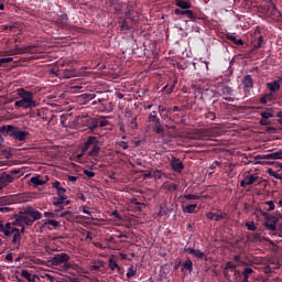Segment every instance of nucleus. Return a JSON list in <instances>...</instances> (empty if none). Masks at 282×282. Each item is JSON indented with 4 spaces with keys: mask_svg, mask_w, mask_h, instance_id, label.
I'll list each match as a JSON object with an SVG mask.
<instances>
[{
    "mask_svg": "<svg viewBox=\"0 0 282 282\" xmlns=\"http://www.w3.org/2000/svg\"><path fill=\"white\" fill-rule=\"evenodd\" d=\"M39 219H43V214L34 209L32 206H28L24 210L19 212L15 215V221L18 226H21V224H25V226H32L34 221H39Z\"/></svg>",
    "mask_w": 282,
    "mask_h": 282,
    "instance_id": "obj_1",
    "label": "nucleus"
},
{
    "mask_svg": "<svg viewBox=\"0 0 282 282\" xmlns=\"http://www.w3.org/2000/svg\"><path fill=\"white\" fill-rule=\"evenodd\" d=\"M97 137H88L84 145L82 147V153H87L89 148L93 147L91 151L88 152L89 158H98L100 155V147Z\"/></svg>",
    "mask_w": 282,
    "mask_h": 282,
    "instance_id": "obj_2",
    "label": "nucleus"
},
{
    "mask_svg": "<svg viewBox=\"0 0 282 282\" xmlns=\"http://www.w3.org/2000/svg\"><path fill=\"white\" fill-rule=\"evenodd\" d=\"M148 122H154V126L152 127V129L155 133H158V135H161V138L166 137V132H164V127H162L161 120L158 117L155 111H152L149 113Z\"/></svg>",
    "mask_w": 282,
    "mask_h": 282,
    "instance_id": "obj_3",
    "label": "nucleus"
},
{
    "mask_svg": "<svg viewBox=\"0 0 282 282\" xmlns=\"http://www.w3.org/2000/svg\"><path fill=\"white\" fill-rule=\"evenodd\" d=\"M7 133H9V135L11 138H14L15 140H19L20 142H23V140H25V138H28L29 133L26 131H21L19 128L9 124L7 126Z\"/></svg>",
    "mask_w": 282,
    "mask_h": 282,
    "instance_id": "obj_4",
    "label": "nucleus"
},
{
    "mask_svg": "<svg viewBox=\"0 0 282 282\" xmlns=\"http://www.w3.org/2000/svg\"><path fill=\"white\" fill-rule=\"evenodd\" d=\"M72 259V257H69V254L67 253H57L54 254L53 258H51L50 263L53 265H64V263H67V261H69Z\"/></svg>",
    "mask_w": 282,
    "mask_h": 282,
    "instance_id": "obj_5",
    "label": "nucleus"
},
{
    "mask_svg": "<svg viewBox=\"0 0 282 282\" xmlns=\"http://www.w3.org/2000/svg\"><path fill=\"white\" fill-rule=\"evenodd\" d=\"M18 95L20 98L36 107V100H34V93L25 90V88L18 89Z\"/></svg>",
    "mask_w": 282,
    "mask_h": 282,
    "instance_id": "obj_6",
    "label": "nucleus"
},
{
    "mask_svg": "<svg viewBox=\"0 0 282 282\" xmlns=\"http://www.w3.org/2000/svg\"><path fill=\"white\" fill-rule=\"evenodd\" d=\"M207 219L210 221H221L228 217V214L226 212L217 210L216 213L209 212L206 215Z\"/></svg>",
    "mask_w": 282,
    "mask_h": 282,
    "instance_id": "obj_7",
    "label": "nucleus"
},
{
    "mask_svg": "<svg viewBox=\"0 0 282 282\" xmlns=\"http://www.w3.org/2000/svg\"><path fill=\"white\" fill-rule=\"evenodd\" d=\"M254 160H282V150L269 154H258Z\"/></svg>",
    "mask_w": 282,
    "mask_h": 282,
    "instance_id": "obj_8",
    "label": "nucleus"
},
{
    "mask_svg": "<svg viewBox=\"0 0 282 282\" xmlns=\"http://www.w3.org/2000/svg\"><path fill=\"white\" fill-rule=\"evenodd\" d=\"M13 182H14V177L12 175L2 173L0 175V191H3V188H6V186H9Z\"/></svg>",
    "mask_w": 282,
    "mask_h": 282,
    "instance_id": "obj_9",
    "label": "nucleus"
},
{
    "mask_svg": "<svg viewBox=\"0 0 282 282\" xmlns=\"http://www.w3.org/2000/svg\"><path fill=\"white\" fill-rule=\"evenodd\" d=\"M34 45H28L20 47L19 45H15L14 51L11 53L14 54H34Z\"/></svg>",
    "mask_w": 282,
    "mask_h": 282,
    "instance_id": "obj_10",
    "label": "nucleus"
},
{
    "mask_svg": "<svg viewBox=\"0 0 282 282\" xmlns=\"http://www.w3.org/2000/svg\"><path fill=\"white\" fill-rule=\"evenodd\" d=\"M67 21H69V18H67V14H63L61 19L56 20V24L64 30H76V26L67 24Z\"/></svg>",
    "mask_w": 282,
    "mask_h": 282,
    "instance_id": "obj_11",
    "label": "nucleus"
},
{
    "mask_svg": "<svg viewBox=\"0 0 282 282\" xmlns=\"http://www.w3.org/2000/svg\"><path fill=\"white\" fill-rule=\"evenodd\" d=\"M257 180H259V176L251 174V175H247L245 177V180H242L240 182V186L242 188H248V186H252V184H254V182H257Z\"/></svg>",
    "mask_w": 282,
    "mask_h": 282,
    "instance_id": "obj_12",
    "label": "nucleus"
},
{
    "mask_svg": "<svg viewBox=\"0 0 282 282\" xmlns=\"http://www.w3.org/2000/svg\"><path fill=\"white\" fill-rule=\"evenodd\" d=\"M174 13L176 15H180V14L184 15L185 14L187 17V19L192 20L194 23H197V20L199 19V18L195 17V13H193L192 10L175 9Z\"/></svg>",
    "mask_w": 282,
    "mask_h": 282,
    "instance_id": "obj_13",
    "label": "nucleus"
},
{
    "mask_svg": "<svg viewBox=\"0 0 282 282\" xmlns=\"http://www.w3.org/2000/svg\"><path fill=\"white\" fill-rule=\"evenodd\" d=\"M124 117L128 118L130 122V128L132 130L138 129V118L133 117V112L129 108L126 109L124 111Z\"/></svg>",
    "mask_w": 282,
    "mask_h": 282,
    "instance_id": "obj_14",
    "label": "nucleus"
},
{
    "mask_svg": "<svg viewBox=\"0 0 282 282\" xmlns=\"http://www.w3.org/2000/svg\"><path fill=\"white\" fill-rule=\"evenodd\" d=\"M184 252H188V254H192L196 259H206V253H204L199 249H194V248H191V247H185L184 248Z\"/></svg>",
    "mask_w": 282,
    "mask_h": 282,
    "instance_id": "obj_15",
    "label": "nucleus"
},
{
    "mask_svg": "<svg viewBox=\"0 0 282 282\" xmlns=\"http://www.w3.org/2000/svg\"><path fill=\"white\" fill-rule=\"evenodd\" d=\"M171 166L176 173H182V171H184V163H182V161L177 158L172 159Z\"/></svg>",
    "mask_w": 282,
    "mask_h": 282,
    "instance_id": "obj_16",
    "label": "nucleus"
},
{
    "mask_svg": "<svg viewBox=\"0 0 282 282\" xmlns=\"http://www.w3.org/2000/svg\"><path fill=\"white\" fill-rule=\"evenodd\" d=\"M242 85L245 91H250L254 87V80H252V75H246L242 79Z\"/></svg>",
    "mask_w": 282,
    "mask_h": 282,
    "instance_id": "obj_17",
    "label": "nucleus"
},
{
    "mask_svg": "<svg viewBox=\"0 0 282 282\" xmlns=\"http://www.w3.org/2000/svg\"><path fill=\"white\" fill-rule=\"evenodd\" d=\"M263 45V35H260L258 37L257 43L253 45V48H251L248 53L245 54V58H250L252 54H254L256 50H261V46Z\"/></svg>",
    "mask_w": 282,
    "mask_h": 282,
    "instance_id": "obj_18",
    "label": "nucleus"
},
{
    "mask_svg": "<svg viewBox=\"0 0 282 282\" xmlns=\"http://www.w3.org/2000/svg\"><path fill=\"white\" fill-rule=\"evenodd\" d=\"M268 89L270 90L271 94H276L279 89H281V82L280 80H273L271 83L267 84Z\"/></svg>",
    "mask_w": 282,
    "mask_h": 282,
    "instance_id": "obj_19",
    "label": "nucleus"
},
{
    "mask_svg": "<svg viewBox=\"0 0 282 282\" xmlns=\"http://www.w3.org/2000/svg\"><path fill=\"white\" fill-rule=\"evenodd\" d=\"M108 265L110 268V270H117V272H120V265L118 264V261L116 260V256H110L109 260H108Z\"/></svg>",
    "mask_w": 282,
    "mask_h": 282,
    "instance_id": "obj_20",
    "label": "nucleus"
},
{
    "mask_svg": "<svg viewBox=\"0 0 282 282\" xmlns=\"http://www.w3.org/2000/svg\"><path fill=\"white\" fill-rule=\"evenodd\" d=\"M14 107H19L22 109H34V107L36 106H33L32 104H29L28 101H25V99H22V100L15 101Z\"/></svg>",
    "mask_w": 282,
    "mask_h": 282,
    "instance_id": "obj_21",
    "label": "nucleus"
},
{
    "mask_svg": "<svg viewBox=\"0 0 282 282\" xmlns=\"http://www.w3.org/2000/svg\"><path fill=\"white\" fill-rule=\"evenodd\" d=\"M13 238L12 243L17 245L18 247L21 246V231L17 228H12Z\"/></svg>",
    "mask_w": 282,
    "mask_h": 282,
    "instance_id": "obj_22",
    "label": "nucleus"
},
{
    "mask_svg": "<svg viewBox=\"0 0 282 282\" xmlns=\"http://www.w3.org/2000/svg\"><path fill=\"white\" fill-rule=\"evenodd\" d=\"M109 102V99L108 98H105V97H101V98H98V111H100L101 113L107 111V104Z\"/></svg>",
    "mask_w": 282,
    "mask_h": 282,
    "instance_id": "obj_23",
    "label": "nucleus"
},
{
    "mask_svg": "<svg viewBox=\"0 0 282 282\" xmlns=\"http://www.w3.org/2000/svg\"><path fill=\"white\" fill-rule=\"evenodd\" d=\"M272 100H274V93L270 91L269 94H265L260 98V104L268 105V101H272Z\"/></svg>",
    "mask_w": 282,
    "mask_h": 282,
    "instance_id": "obj_24",
    "label": "nucleus"
},
{
    "mask_svg": "<svg viewBox=\"0 0 282 282\" xmlns=\"http://www.w3.org/2000/svg\"><path fill=\"white\" fill-rule=\"evenodd\" d=\"M176 6H177V8H181L182 10H191V8H193L191 2L184 1V0H176Z\"/></svg>",
    "mask_w": 282,
    "mask_h": 282,
    "instance_id": "obj_25",
    "label": "nucleus"
},
{
    "mask_svg": "<svg viewBox=\"0 0 282 282\" xmlns=\"http://www.w3.org/2000/svg\"><path fill=\"white\" fill-rule=\"evenodd\" d=\"M252 272H254V270H252V268H248L246 267L242 271V282H250L249 279H250V274H252Z\"/></svg>",
    "mask_w": 282,
    "mask_h": 282,
    "instance_id": "obj_26",
    "label": "nucleus"
},
{
    "mask_svg": "<svg viewBox=\"0 0 282 282\" xmlns=\"http://www.w3.org/2000/svg\"><path fill=\"white\" fill-rule=\"evenodd\" d=\"M47 226H52L53 228H58V226H61V223L54 219H47L42 224V228H47Z\"/></svg>",
    "mask_w": 282,
    "mask_h": 282,
    "instance_id": "obj_27",
    "label": "nucleus"
},
{
    "mask_svg": "<svg viewBox=\"0 0 282 282\" xmlns=\"http://www.w3.org/2000/svg\"><path fill=\"white\" fill-rule=\"evenodd\" d=\"M268 221H272V224H268L265 223L264 226L268 230H276V218L275 217H271V218H268Z\"/></svg>",
    "mask_w": 282,
    "mask_h": 282,
    "instance_id": "obj_28",
    "label": "nucleus"
},
{
    "mask_svg": "<svg viewBox=\"0 0 282 282\" xmlns=\"http://www.w3.org/2000/svg\"><path fill=\"white\" fill-rule=\"evenodd\" d=\"M226 39L228 41H231V43H234V45H243V40L237 39V36H235V35L227 34Z\"/></svg>",
    "mask_w": 282,
    "mask_h": 282,
    "instance_id": "obj_29",
    "label": "nucleus"
},
{
    "mask_svg": "<svg viewBox=\"0 0 282 282\" xmlns=\"http://www.w3.org/2000/svg\"><path fill=\"white\" fill-rule=\"evenodd\" d=\"M31 184H33L34 186H43L45 185V181L41 180V177L39 176H33L30 178Z\"/></svg>",
    "mask_w": 282,
    "mask_h": 282,
    "instance_id": "obj_30",
    "label": "nucleus"
},
{
    "mask_svg": "<svg viewBox=\"0 0 282 282\" xmlns=\"http://www.w3.org/2000/svg\"><path fill=\"white\" fill-rule=\"evenodd\" d=\"M237 268V264H235L232 261H228L226 264H225V268H224V274L225 276H228V270H235Z\"/></svg>",
    "mask_w": 282,
    "mask_h": 282,
    "instance_id": "obj_31",
    "label": "nucleus"
},
{
    "mask_svg": "<svg viewBox=\"0 0 282 282\" xmlns=\"http://www.w3.org/2000/svg\"><path fill=\"white\" fill-rule=\"evenodd\" d=\"M166 215H169V207H166V205H164V204H161L160 205V210L156 214V217H164Z\"/></svg>",
    "mask_w": 282,
    "mask_h": 282,
    "instance_id": "obj_32",
    "label": "nucleus"
},
{
    "mask_svg": "<svg viewBox=\"0 0 282 282\" xmlns=\"http://www.w3.org/2000/svg\"><path fill=\"white\" fill-rule=\"evenodd\" d=\"M196 208H197V204H189L183 207V213L193 214L195 213Z\"/></svg>",
    "mask_w": 282,
    "mask_h": 282,
    "instance_id": "obj_33",
    "label": "nucleus"
},
{
    "mask_svg": "<svg viewBox=\"0 0 282 282\" xmlns=\"http://www.w3.org/2000/svg\"><path fill=\"white\" fill-rule=\"evenodd\" d=\"M2 134V135H1ZM3 135L8 137V126L0 127V147L3 144Z\"/></svg>",
    "mask_w": 282,
    "mask_h": 282,
    "instance_id": "obj_34",
    "label": "nucleus"
},
{
    "mask_svg": "<svg viewBox=\"0 0 282 282\" xmlns=\"http://www.w3.org/2000/svg\"><path fill=\"white\" fill-rule=\"evenodd\" d=\"M89 131H96L98 129V119H91L87 124Z\"/></svg>",
    "mask_w": 282,
    "mask_h": 282,
    "instance_id": "obj_35",
    "label": "nucleus"
},
{
    "mask_svg": "<svg viewBox=\"0 0 282 282\" xmlns=\"http://www.w3.org/2000/svg\"><path fill=\"white\" fill-rule=\"evenodd\" d=\"M261 118L269 120V118H274V113H272V108L267 109V111H262L260 113Z\"/></svg>",
    "mask_w": 282,
    "mask_h": 282,
    "instance_id": "obj_36",
    "label": "nucleus"
},
{
    "mask_svg": "<svg viewBox=\"0 0 282 282\" xmlns=\"http://www.w3.org/2000/svg\"><path fill=\"white\" fill-rule=\"evenodd\" d=\"M100 268H105V262L99 261L96 264L90 265V272H98Z\"/></svg>",
    "mask_w": 282,
    "mask_h": 282,
    "instance_id": "obj_37",
    "label": "nucleus"
},
{
    "mask_svg": "<svg viewBox=\"0 0 282 282\" xmlns=\"http://www.w3.org/2000/svg\"><path fill=\"white\" fill-rule=\"evenodd\" d=\"M183 268L185 270H187V272H193V260L192 259H187L184 263H183Z\"/></svg>",
    "mask_w": 282,
    "mask_h": 282,
    "instance_id": "obj_38",
    "label": "nucleus"
},
{
    "mask_svg": "<svg viewBox=\"0 0 282 282\" xmlns=\"http://www.w3.org/2000/svg\"><path fill=\"white\" fill-rule=\"evenodd\" d=\"M131 30V26L129 25V22H127V20H122L121 24H120V31L121 32H127Z\"/></svg>",
    "mask_w": 282,
    "mask_h": 282,
    "instance_id": "obj_39",
    "label": "nucleus"
},
{
    "mask_svg": "<svg viewBox=\"0 0 282 282\" xmlns=\"http://www.w3.org/2000/svg\"><path fill=\"white\" fill-rule=\"evenodd\" d=\"M162 175H164V173L162 172V170H155L152 173V177H154V180H162Z\"/></svg>",
    "mask_w": 282,
    "mask_h": 282,
    "instance_id": "obj_40",
    "label": "nucleus"
},
{
    "mask_svg": "<svg viewBox=\"0 0 282 282\" xmlns=\"http://www.w3.org/2000/svg\"><path fill=\"white\" fill-rule=\"evenodd\" d=\"M221 91L224 96H232V87L225 86Z\"/></svg>",
    "mask_w": 282,
    "mask_h": 282,
    "instance_id": "obj_41",
    "label": "nucleus"
},
{
    "mask_svg": "<svg viewBox=\"0 0 282 282\" xmlns=\"http://www.w3.org/2000/svg\"><path fill=\"white\" fill-rule=\"evenodd\" d=\"M192 89H193L194 94H204V89H202V86H199L197 84H193Z\"/></svg>",
    "mask_w": 282,
    "mask_h": 282,
    "instance_id": "obj_42",
    "label": "nucleus"
},
{
    "mask_svg": "<svg viewBox=\"0 0 282 282\" xmlns=\"http://www.w3.org/2000/svg\"><path fill=\"white\" fill-rule=\"evenodd\" d=\"M21 276H22L23 279L30 281V279L32 278V273H30V271L23 269V270L21 271Z\"/></svg>",
    "mask_w": 282,
    "mask_h": 282,
    "instance_id": "obj_43",
    "label": "nucleus"
},
{
    "mask_svg": "<svg viewBox=\"0 0 282 282\" xmlns=\"http://www.w3.org/2000/svg\"><path fill=\"white\" fill-rule=\"evenodd\" d=\"M107 124H109V121L105 117H101L100 119H98V127L102 128V127H107Z\"/></svg>",
    "mask_w": 282,
    "mask_h": 282,
    "instance_id": "obj_44",
    "label": "nucleus"
},
{
    "mask_svg": "<svg viewBox=\"0 0 282 282\" xmlns=\"http://www.w3.org/2000/svg\"><path fill=\"white\" fill-rule=\"evenodd\" d=\"M62 204H65V196H59V198L53 202V206H62Z\"/></svg>",
    "mask_w": 282,
    "mask_h": 282,
    "instance_id": "obj_45",
    "label": "nucleus"
},
{
    "mask_svg": "<svg viewBox=\"0 0 282 282\" xmlns=\"http://www.w3.org/2000/svg\"><path fill=\"white\" fill-rule=\"evenodd\" d=\"M199 195H197V194H186V195H184V198L185 199H188V200H193V199H199Z\"/></svg>",
    "mask_w": 282,
    "mask_h": 282,
    "instance_id": "obj_46",
    "label": "nucleus"
},
{
    "mask_svg": "<svg viewBox=\"0 0 282 282\" xmlns=\"http://www.w3.org/2000/svg\"><path fill=\"white\" fill-rule=\"evenodd\" d=\"M0 232H3V235H4L6 237H10V236L13 234V232H12V229H11V230H10V229H6L4 226H1Z\"/></svg>",
    "mask_w": 282,
    "mask_h": 282,
    "instance_id": "obj_47",
    "label": "nucleus"
},
{
    "mask_svg": "<svg viewBox=\"0 0 282 282\" xmlns=\"http://www.w3.org/2000/svg\"><path fill=\"white\" fill-rule=\"evenodd\" d=\"M259 124H260L261 127H268V126L272 124V121H270V120H268V119H265V118H262V119L259 121Z\"/></svg>",
    "mask_w": 282,
    "mask_h": 282,
    "instance_id": "obj_48",
    "label": "nucleus"
},
{
    "mask_svg": "<svg viewBox=\"0 0 282 282\" xmlns=\"http://www.w3.org/2000/svg\"><path fill=\"white\" fill-rule=\"evenodd\" d=\"M82 98H84V100H94V98H96V94H84L82 95Z\"/></svg>",
    "mask_w": 282,
    "mask_h": 282,
    "instance_id": "obj_49",
    "label": "nucleus"
},
{
    "mask_svg": "<svg viewBox=\"0 0 282 282\" xmlns=\"http://www.w3.org/2000/svg\"><path fill=\"white\" fill-rule=\"evenodd\" d=\"M246 227L248 228V230H251V231L257 230V225H254V221L246 223Z\"/></svg>",
    "mask_w": 282,
    "mask_h": 282,
    "instance_id": "obj_50",
    "label": "nucleus"
},
{
    "mask_svg": "<svg viewBox=\"0 0 282 282\" xmlns=\"http://www.w3.org/2000/svg\"><path fill=\"white\" fill-rule=\"evenodd\" d=\"M12 61H14V58H12V57L0 58V67H1V65L6 64V63H12Z\"/></svg>",
    "mask_w": 282,
    "mask_h": 282,
    "instance_id": "obj_51",
    "label": "nucleus"
},
{
    "mask_svg": "<svg viewBox=\"0 0 282 282\" xmlns=\"http://www.w3.org/2000/svg\"><path fill=\"white\" fill-rule=\"evenodd\" d=\"M63 268L65 270H74V264H72V262H69V261H66V262H64Z\"/></svg>",
    "mask_w": 282,
    "mask_h": 282,
    "instance_id": "obj_52",
    "label": "nucleus"
},
{
    "mask_svg": "<svg viewBox=\"0 0 282 282\" xmlns=\"http://www.w3.org/2000/svg\"><path fill=\"white\" fill-rule=\"evenodd\" d=\"M118 147H121V149H123L124 151H127V149H129V143H127L126 141H119Z\"/></svg>",
    "mask_w": 282,
    "mask_h": 282,
    "instance_id": "obj_53",
    "label": "nucleus"
},
{
    "mask_svg": "<svg viewBox=\"0 0 282 282\" xmlns=\"http://www.w3.org/2000/svg\"><path fill=\"white\" fill-rule=\"evenodd\" d=\"M44 217H48L50 219H54L56 217V212H45Z\"/></svg>",
    "mask_w": 282,
    "mask_h": 282,
    "instance_id": "obj_54",
    "label": "nucleus"
},
{
    "mask_svg": "<svg viewBox=\"0 0 282 282\" xmlns=\"http://www.w3.org/2000/svg\"><path fill=\"white\" fill-rule=\"evenodd\" d=\"M65 193H67V189H65L64 187L57 189L58 197H65Z\"/></svg>",
    "mask_w": 282,
    "mask_h": 282,
    "instance_id": "obj_55",
    "label": "nucleus"
},
{
    "mask_svg": "<svg viewBox=\"0 0 282 282\" xmlns=\"http://www.w3.org/2000/svg\"><path fill=\"white\" fill-rule=\"evenodd\" d=\"M84 175H86L87 177H96V172L84 170Z\"/></svg>",
    "mask_w": 282,
    "mask_h": 282,
    "instance_id": "obj_56",
    "label": "nucleus"
},
{
    "mask_svg": "<svg viewBox=\"0 0 282 282\" xmlns=\"http://www.w3.org/2000/svg\"><path fill=\"white\" fill-rule=\"evenodd\" d=\"M135 275V270H133V267L129 268V271L127 272V278L131 279V276Z\"/></svg>",
    "mask_w": 282,
    "mask_h": 282,
    "instance_id": "obj_57",
    "label": "nucleus"
},
{
    "mask_svg": "<svg viewBox=\"0 0 282 282\" xmlns=\"http://www.w3.org/2000/svg\"><path fill=\"white\" fill-rule=\"evenodd\" d=\"M267 206H269L268 210H274L275 206H274V202L273 200H268L265 202Z\"/></svg>",
    "mask_w": 282,
    "mask_h": 282,
    "instance_id": "obj_58",
    "label": "nucleus"
},
{
    "mask_svg": "<svg viewBox=\"0 0 282 282\" xmlns=\"http://www.w3.org/2000/svg\"><path fill=\"white\" fill-rule=\"evenodd\" d=\"M263 282H282V280L280 278H275V279H271L270 278H267L263 280Z\"/></svg>",
    "mask_w": 282,
    "mask_h": 282,
    "instance_id": "obj_59",
    "label": "nucleus"
},
{
    "mask_svg": "<svg viewBox=\"0 0 282 282\" xmlns=\"http://www.w3.org/2000/svg\"><path fill=\"white\" fill-rule=\"evenodd\" d=\"M263 272H264V274H271V272H272V267L265 265V267L263 268Z\"/></svg>",
    "mask_w": 282,
    "mask_h": 282,
    "instance_id": "obj_60",
    "label": "nucleus"
},
{
    "mask_svg": "<svg viewBox=\"0 0 282 282\" xmlns=\"http://www.w3.org/2000/svg\"><path fill=\"white\" fill-rule=\"evenodd\" d=\"M143 177H144V180H149V178L153 177V173L151 171H148L143 174Z\"/></svg>",
    "mask_w": 282,
    "mask_h": 282,
    "instance_id": "obj_61",
    "label": "nucleus"
},
{
    "mask_svg": "<svg viewBox=\"0 0 282 282\" xmlns=\"http://www.w3.org/2000/svg\"><path fill=\"white\" fill-rule=\"evenodd\" d=\"M53 188H55L56 191H58L61 188V182L58 181H55L53 184H52Z\"/></svg>",
    "mask_w": 282,
    "mask_h": 282,
    "instance_id": "obj_62",
    "label": "nucleus"
},
{
    "mask_svg": "<svg viewBox=\"0 0 282 282\" xmlns=\"http://www.w3.org/2000/svg\"><path fill=\"white\" fill-rule=\"evenodd\" d=\"M276 118H280V119L278 120V122H279V124H281V127H282V111H278V112H276Z\"/></svg>",
    "mask_w": 282,
    "mask_h": 282,
    "instance_id": "obj_63",
    "label": "nucleus"
},
{
    "mask_svg": "<svg viewBox=\"0 0 282 282\" xmlns=\"http://www.w3.org/2000/svg\"><path fill=\"white\" fill-rule=\"evenodd\" d=\"M67 215H74V213H72L70 210H66L64 213H61L59 217H67Z\"/></svg>",
    "mask_w": 282,
    "mask_h": 282,
    "instance_id": "obj_64",
    "label": "nucleus"
}]
</instances>
